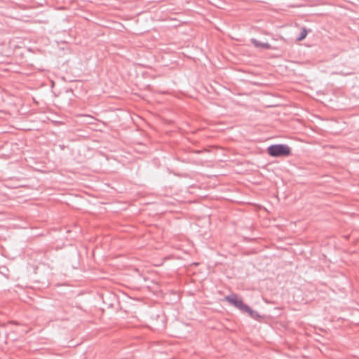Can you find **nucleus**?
Returning a JSON list of instances; mask_svg holds the SVG:
<instances>
[{"mask_svg":"<svg viewBox=\"0 0 359 359\" xmlns=\"http://www.w3.org/2000/svg\"><path fill=\"white\" fill-rule=\"evenodd\" d=\"M225 299L231 304L241 310L242 312L247 313L250 317L255 320H258L260 317L259 313L253 311L250 306L245 304L242 299L238 298L236 294L228 295L225 297Z\"/></svg>","mask_w":359,"mask_h":359,"instance_id":"1","label":"nucleus"},{"mask_svg":"<svg viewBox=\"0 0 359 359\" xmlns=\"http://www.w3.org/2000/svg\"><path fill=\"white\" fill-rule=\"evenodd\" d=\"M267 153L275 158L287 157L291 154V149L287 144H273L267 148Z\"/></svg>","mask_w":359,"mask_h":359,"instance_id":"2","label":"nucleus"},{"mask_svg":"<svg viewBox=\"0 0 359 359\" xmlns=\"http://www.w3.org/2000/svg\"><path fill=\"white\" fill-rule=\"evenodd\" d=\"M307 35V31L305 27H302L301 29V32L299 33V35L297 38V41H302L306 38Z\"/></svg>","mask_w":359,"mask_h":359,"instance_id":"4","label":"nucleus"},{"mask_svg":"<svg viewBox=\"0 0 359 359\" xmlns=\"http://www.w3.org/2000/svg\"><path fill=\"white\" fill-rule=\"evenodd\" d=\"M251 41L253 43V45L257 48H262L264 49H270L271 48V45L268 43H263V42H261L255 39H252Z\"/></svg>","mask_w":359,"mask_h":359,"instance_id":"3","label":"nucleus"}]
</instances>
